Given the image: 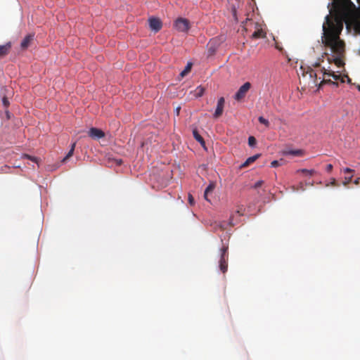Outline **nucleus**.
<instances>
[{
  "label": "nucleus",
  "instance_id": "obj_1",
  "mask_svg": "<svg viewBox=\"0 0 360 360\" xmlns=\"http://www.w3.org/2000/svg\"><path fill=\"white\" fill-rule=\"evenodd\" d=\"M339 12V15L334 17L328 14L325 16V22L322 25V41H341L338 35L343 30L347 18L356 8L351 0H333Z\"/></svg>",
  "mask_w": 360,
  "mask_h": 360
},
{
  "label": "nucleus",
  "instance_id": "obj_2",
  "mask_svg": "<svg viewBox=\"0 0 360 360\" xmlns=\"http://www.w3.org/2000/svg\"><path fill=\"white\" fill-rule=\"evenodd\" d=\"M323 69V77H326V76L331 77L334 79V81L332 82L330 79H327L325 77H323L321 80L320 83L319 84H317L316 73L311 70L309 72V78L311 79L310 83L314 84V86H318V89H319L323 84H330L333 86H338V82L344 83L345 82V78H347L345 75L342 76L340 74H336L334 71H329L328 70H326L324 68Z\"/></svg>",
  "mask_w": 360,
  "mask_h": 360
},
{
  "label": "nucleus",
  "instance_id": "obj_3",
  "mask_svg": "<svg viewBox=\"0 0 360 360\" xmlns=\"http://www.w3.org/2000/svg\"><path fill=\"white\" fill-rule=\"evenodd\" d=\"M174 27L179 32H187L189 30V22L187 19L179 18L174 21Z\"/></svg>",
  "mask_w": 360,
  "mask_h": 360
},
{
  "label": "nucleus",
  "instance_id": "obj_4",
  "mask_svg": "<svg viewBox=\"0 0 360 360\" xmlns=\"http://www.w3.org/2000/svg\"><path fill=\"white\" fill-rule=\"evenodd\" d=\"M250 86L251 84L250 82L244 83L236 92L233 96V98L236 101H240L245 96V93L250 89Z\"/></svg>",
  "mask_w": 360,
  "mask_h": 360
},
{
  "label": "nucleus",
  "instance_id": "obj_5",
  "mask_svg": "<svg viewBox=\"0 0 360 360\" xmlns=\"http://www.w3.org/2000/svg\"><path fill=\"white\" fill-rule=\"evenodd\" d=\"M221 258L219 260V268L220 270L225 273L227 271L228 268V264H227V259H228V255H227V248H223L221 250Z\"/></svg>",
  "mask_w": 360,
  "mask_h": 360
},
{
  "label": "nucleus",
  "instance_id": "obj_6",
  "mask_svg": "<svg viewBox=\"0 0 360 360\" xmlns=\"http://www.w3.org/2000/svg\"><path fill=\"white\" fill-rule=\"evenodd\" d=\"M148 21L150 29L153 32H158L162 28V22L158 18L151 16L148 18Z\"/></svg>",
  "mask_w": 360,
  "mask_h": 360
},
{
  "label": "nucleus",
  "instance_id": "obj_7",
  "mask_svg": "<svg viewBox=\"0 0 360 360\" xmlns=\"http://www.w3.org/2000/svg\"><path fill=\"white\" fill-rule=\"evenodd\" d=\"M88 134L90 137H91L94 139H96V140H98V139L104 137V136H105L104 132L101 129L96 128V127L90 128Z\"/></svg>",
  "mask_w": 360,
  "mask_h": 360
},
{
  "label": "nucleus",
  "instance_id": "obj_8",
  "mask_svg": "<svg viewBox=\"0 0 360 360\" xmlns=\"http://www.w3.org/2000/svg\"><path fill=\"white\" fill-rule=\"evenodd\" d=\"M281 155L283 156H288V155H293V156H300L303 155V150L300 149H296V150H283L281 152Z\"/></svg>",
  "mask_w": 360,
  "mask_h": 360
},
{
  "label": "nucleus",
  "instance_id": "obj_9",
  "mask_svg": "<svg viewBox=\"0 0 360 360\" xmlns=\"http://www.w3.org/2000/svg\"><path fill=\"white\" fill-rule=\"evenodd\" d=\"M193 135L195 141H198L205 150H207L205 142L202 137L199 134L196 129L193 130Z\"/></svg>",
  "mask_w": 360,
  "mask_h": 360
},
{
  "label": "nucleus",
  "instance_id": "obj_10",
  "mask_svg": "<svg viewBox=\"0 0 360 360\" xmlns=\"http://www.w3.org/2000/svg\"><path fill=\"white\" fill-rule=\"evenodd\" d=\"M260 156V154H255L251 157H249L243 163H242L239 168H243L247 165H248L250 163L253 162L255 161Z\"/></svg>",
  "mask_w": 360,
  "mask_h": 360
},
{
  "label": "nucleus",
  "instance_id": "obj_11",
  "mask_svg": "<svg viewBox=\"0 0 360 360\" xmlns=\"http://www.w3.org/2000/svg\"><path fill=\"white\" fill-rule=\"evenodd\" d=\"M11 46V42L0 45V56L6 55Z\"/></svg>",
  "mask_w": 360,
  "mask_h": 360
},
{
  "label": "nucleus",
  "instance_id": "obj_12",
  "mask_svg": "<svg viewBox=\"0 0 360 360\" xmlns=\"http://www.w3.org/2000/svg\"><path fill=\"white\" fill-rule=\"evenodd\" d=\"M252 38H265L266 33L262 29H258L257 30L255 31L252 33Z\"/></svg>",
  "mask_w": 360,
  "mask_h": 360
},
{
  "label": "nucleus",
  "instance_id": "obj_13",
  "mask_svg": "<svg viewBox=\"0 0 360 360\" xmlns=\"http://www.w3.org/2000/svg\"><path fill=\"white\" fill-rule=\"evenodd\" d=\"M205 92V89L201 86H198L194 91V96L195 98H200L201 97Z\"/></svg>",
  "mask_w": 360,
  "mask_h": 360
},
{
  "label": "nucleus",
  "instance_id": "obj_14",
  "mask_svg": "<svg viewBox=\"0 0 360 360\" xmlns=\"http://www.w3.org/2000/svg\"><path fill=\"white\" fill-rule=\"evenodd\" d=\"M223 109H224V106L219 105L217 104V107H216L215 111H214V112L213 114V117L214 118L219 117L221 115V113L223 112Z\"/></svg>",
  "mask_w": 360,
  "mask_h": 360
},
{
  "label": "nucleus",
  "instance_id": "obj_15",
  "mask_svg": "<svg viewBox=\"0 0 360 360\" xmlns=\"http://www.w3.org/2000/svg\"><path fill=\"white\" fill-rule=\"evenodd\" d=\"M32 39V37L31 35H28L27 37H25L21 41L20 43V46L22 48H26L28 46V44L29 42L30 41V40Z\"/></svg>",
  "mask_w": 360,
  "mask_h": 360
},
{
  "label": "nucleus",
  "instance_id": "obj_16",
  "mask_svg": "<svg viewBox=\"0 0 360 360\" xmlns=\"http://www.w3.org/2000/svg\"><path fill=\"white\" fill-rule=\"evenodd\" d=\"M191 65H192V63L191 62H188L184 70H182L180 73V76L181 77H183L187 72L188 71L191 69Z\"/></svg>",
  "mask_w": 360,
  "mask_h": 360
},
{
  "label": "nucleus",
  "instance_id": "obj_17",
  "mask_svg": "<svg viewBox=\"0 0 360 360\" xmlns=\"http://www.w3.org/2000/svg\"><path fill=\"white\" fill-rule=\"evenodd\" d=\"M257 143V141L254 136H249L248 137V145L251 148H255Z\"/></svg>",
  "mask_w": 360,
  "mask_h": 360
},
{
  "label": "nucleus",
  "instance_id": "obj_18",
  "mask_svg": "<svg viewBox=\"0 0 360 360\" xmlns=\"http://www.w3.org/2000/svg\"><path fill=\"white\" fill-rule=\"evenodd\" d=\"M75 145H76V143H74L72 145L70 150H69V152L68 153V154L66 155V156H65V157L62 160V162H65L68 158L70 157V156L73 154V152H74V150H75Z\"/></svg>",
  "mask_w": 360,
  "mask_h": 360
},
{
  "label": "nucleus",
  "instance_id": "obj_19",
  "mask_svg": "<svg viewBox=\"0 0 360 360\" xmlns=\"http://www.w3.org/2000/svg\"><path fill=\"white\" fill-rule=\"evenodd\" d=\"M214 187V185H213V184H209V185L207 186V188H205V193H204V197H205V199L206 200L209 201V200L207 199V193H208L210 191L213 190Z\"/></svg>",
  "mask_w": 360,
  "mask_h": 360
},
{
  "label": "nucleus",
  "instance_id": "obj_20",
  "mask_svg": "<svg viewBox=\"0 0 360 360\" xmlns=\"http://www.w3.org/2000/svg\"><path fill=\"white\" fill-rule=\"evenodd\" d=\"M258 120L261 124H264L266 127L269 126V120L267 119L264 118V117H262V116L259 117Z\"/></svg>",
  "mask_w": 360,
  "mask_h": 360
},
{
  "label": "nucleus",
  "instance_id": "obj_21",
  "mask_svg": "<svg viewBox=\"0 0 360 360\" xmlns=\"http://www.w3.org/2000/svg\"><path fill=\"white\" fill-rule=\"evenodd\" d=\"M1 102L4 107H8L10 104L8 98L6 95H4V96L2 97Z\"/></svg>",
  "mask_w": 360,
  "mask_h": 360
},
{
  "label": "nucleus",
  "instance_id": "obj_22",
  "mask_svg": "<svg viewBox=\"0 0 360 360\" xmlns=\"http://www.w3.org/2000/svg\"><path fill=\"white\" fill-rule=\"evenodd\" d=\"M225 99L224 97H220L217 101V105L224 106Z\"/></svg>",
  "mask_w": 360,
  "mask_h": 360
},
{
  "label": "nucleus",
  "instance_id": "obj_23",
  "mask_svg": "<svg viewBox=\"0 0 360 360\" xmlns=\"http://www.w3.org/2000/svg\"><path fill=\"white\" fill-rule=\"evenodd\" d=\"M280 165L279 161L274 160L271 162V167H277Z\"/></svg>",
  "mask_w": 360,
  "mask_h": 360
},
{
  "label": "nucleus",
  "instance_id": "obj_24",
  "mask_svg": "<svg viewBox=\"0 0 360 360\" xmlns=\"http://www.w3.org/2000/svg\"><path fill=\"white\" fill-rule=\"evenodd\" d=\"M302 172H304V173H306V174H308L309 175H311V174L314 173V170L311 169V170H309L307 169H302Z\"/></svg>",
  "mask_w": 360,
  "mask_h": 360
},
{
  "label": "nucleus",
  "instance_id": "obj_25",
  "mask_svg": "<svg viewBox=\"0 0 360 360\" xmlns=\"http://www.w3.org/2000/svg\"><path fill=\"white\" fill-rule=\"evenodd\" d=\"M180 110H181V106H177L174 110V113L176 116H178L179 115V112H180Z\"/></svg>",
  "mask_w": 360,
  "mask_h": 360
},
{
  "label": "nucleus",
  "instance_id": "obj_26",
  "mask_svg": "<svg viewBox=\"0 0 360 360\" xmlns=\"http://www.w3.org/2000/svg\"><path fill=\"white\" fill-rule=\"evenodd\" d=\"M262 183H263V181H262V180L257 181L255 184V185L253 186V187H254L255 188H257L259 187V186L262 184Z\"/></svg>",
  "mask_w": 360,
  "mask_h": 360
},
{
  "label": "nucleus",
  "instance_id": "obj_27",
  "mask_svg": "<svg viewBox=\"0 0 360 360\" xmlns=\"http://www.w3.org/2000/svg\"><path fill=\"white\" fill-rule=\"evenodd\" d=\"M188 202L191 205L194 204V199L191 195H189V196H188Z\"/></svg>",
  "mask_w": 360,
  "mask_h": 360
},
{
  "label": "nucleus",
  "instance_id": "obj_28",
  "mask_svg": "<svg viewBox=\"0 0 360 360\" xmlns=\"http://www.w3.org/2000/svg\"><path fill=\"white\" fill-rule=\"evenodd\" d=\"M332 169H333V165L331 164H328L326 166V171L327 172H330Z\"/></svg>",
  "mask_w": 360,
  "mask_h": 360
},
{
  "label": "nucleus",
  "instance_id": "obj_29",
  "mask_svg": "<svg viewBox=\"0 0 360 360\" xmlns=\"http://www.w3.org/2000/svg\"><path fill=\"white\" fill-rule=\"evenodd\" d=\"M343 171L345 172H353V169H350L349 167H345V168L343 169Z\"/></svg>",
  "mask_w": 360,
  "mask_h": 360
},
{
  "label": "nucleus",
  "instance_id": "obj_30",
  "mask_svg": "<svg viewBox=\"0 0 360 360\" xmlns=\"http://www.w3.org/2000/svg\"><path fill=\"white\" fill-rule=\"evenodd\" d=\"M6 91H8V89L6 87L2 88L1 90V94H5Z\"/></svg>",
  "mask_w": 360,
  "mask_h": 360
},
{
  "label": "nucleus",
  "instance_id": "obj_31",
  "mask_svg": "<svg viewBox=\"0 0 360 360\" xmlns=\"http://www.w3.org/2000/svg\"><path fill=\"white\" fill-rule=\"evenodd\" d=\"M26 157L28 158L29 159L32 160V161H34V162L37 161V158H31L29 155H26Z\"/></svg>",
  "mask_w": 360,
  "mask_h": 360
},
{
  "label": "nucleus",
  "instance_id": "obj_32",
  "mask_svg": "<svg viewBox=\"0 0 360 360\" xmlns=\"http://www.w3.org/2000/svg\"><path fill=\"white\" fill-rule=\"evenodd\" d=\"M319 65H320L319 63L315 62L312 65L317 67V66H319Z\"/></svg>",
  "mask_w": 360,
  "mask_h": 360
},
{
  "label": "nucleus",
  "instance_id": "obj_33",
  "mask_svg": "<svg viewBox=\"0 0 360 360\" xmlns=\"http://www.w3.org/2000/svg\"><path fill=\"white\" fill-rule=\"evenodd\" d=\"M6 115L8 118H10V112L9 111H6Z\"/></svg>",
  "mask_w": 360,
  "mask_h": 360
},
{
  "label": "nucleus",
  "instance_id": "obj_34",
  "mask_svg": "<svg viewBox=\"0 0 360 360\" xmlns=\"http://www.w3.org/2000/svg\"><path fill=\"white\" fill-rule=\"evenodd\" d=\"M210 51L211 52H214V49L210 48Z\"/></svg>",
  "mask_w": 360,
  "mask_h": 360
},
{
  "label": "nucleus",
  "instance_id": "obj_35",
  "mask_svg": "<svg viewBox=\"0 0 360 360\" xmlns=\"http://www.w3.org/2000/svg\"><path fill=\"white\" fill-rule=\"evenodd\" d=\"M336 61H337V63H340V59L337 58Z\"/></svg>",
  "mask_w": 360,
  "mask_h": 360
},
{
  "label": "nucleus",
  "instance_id": "obj_36",
  "mask_svg": "<svg viewBox=\"0 0 360 360\" xmlns=\"http://www.w3.org/2000/svg\"><path fill=\"white\" fill-rule=\"evenodd\" d=\"M352 177V176H349L348 179H347V181L351 180Z\"/></svg>",
  "mask_w": 360,
  "mask_h": 360
},
{
  "label": "nucleus",
  "instance_id": "obj_37",
  "mask_svg": "<svg viewBox=\"0 0 360 360\" xmlns=\"http://www.w3.org/2000/svg\"><path fill=\"white\" fill-rule=\"evenodd\" d=\"M228 225L232 226V225H234V224L232 222H229Z\"/></svg>",
  "mask_w": 360,
  "mask_h": 360
}]
</instances>
